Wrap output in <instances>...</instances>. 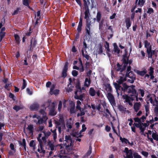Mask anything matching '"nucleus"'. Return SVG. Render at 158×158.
Wrapping results in <instances>:
<instances>
[{
	"label": "nucleus",
	"mask_w": 158,
	"mask_h": 158,
	"mask_svg": "<svg viewBox=\"0 0 158 158\" xmlns=\"http://www.w3.org/2000/svg\"><path fill=\"white\" fill-rule=\"evenodd\" d=\"M77 91H76L75 92V95L74 96L75 98L77 99H79L81 101H82L83 100V98L84 97L83 95L82 94L80 95L79 96H78L77 95Z\"/></svg>",
	"instance_id": "25"
},
{
	"label": "nucleus",
	"mask_w": 158,
	"mask_h": 158,
	"mask_svg": "<svg viewBox=\"0 0 158 158\" xmlns=\"http://www.w3.org/2000/svg\"><path fill=\"white\" fill-rule=\"evenodd\" d=\"M120 139L122 143H124L126 144H127V143H128L129 142L127 139L125 138H123L121 137L120 138Z\"/></svg>",
	"instance_id": "45"
},
{
	"label": "nucleus",
	"mask_w": 158,
	"mask_h": 158,
	"mask_svg": "<svg viewBox=\"0 0 158 158\" xmlns=\"http://www.w3.org/2000/svg\"><path fill=\"white\" fill-rule=\"evenodd\" d=\"M87 28H86V30L88 33L89 32V30L90 29V20H89V21H88V22L87 23Z\"/></svg>",
	"instance_id": "48"
},
{
	"label": "nucleus",
	"mask_w": 158,
	"mask_h": 158,
	"mask_svg": "<svg viewBox=\"0 0 158 158\" xmlns=\"http://www.w3.org/2000/svg\"><path fill=\"white\" fill-rule=\"evenodd\" d=\"M152 137L154 139L158 141V133L153 132L152 134Z\"/></svg>",
	"instance_id": "36"
},
{
	"label": "nucleus",
	"mask_w": 158,
	"mask_h": 158,
	"mask_svg": "<svg viewBox=\"0 0 158 158\" xmlns=\"http://www.w3.org/2000/svg\"><path fill=\"white\" fill-rule=\"evenodd\" d=\"M142 123H134V125L137 127L140 128V129L142 131H143L144 130V128H142L141 127Z\"/></svg>",
	"instance_id": "38"
},
{
	"label": "nucleus",
	"mask_w": 158,
	"mask_h": 158,
	"mask_svg": "<svg viewBox=\"0 0 158 158\" xmlns=\"http://www.w3.org/2000/svg\"><path fill=\"white\" fill-rule=\"evenodd\" d=\"M82 129L80 131L79 133L78 132H76L74 134V136L77 137H81L82 135L81 134L82 132L85 131L86 129V127H85V124H83L82 126Z\"/></svg>",
	"instance_id": "13"
},
{
	"label": "nucleus",
	"mask_w": 158,
	"mask_h": 158,
	"mask_svg": "<svg viewBox=\"0 0 158 158\" xmlns=\"http://www.w3.org/2000/svg\"><path fill=\"white\" fill-rule=\"evenodd\" d=\"M136 73L138 74L141 76H143L147 73V71L146 69H144L143 71H140L139 70H136L135 72Z\"/></svg>",
	"instance_id": "24"
},
{
	"label": "nucleus",
	"mask_w": 158,
	"mask_h": 158,
	"mask_svg": "<svg viewBox=\"0 0 158 158\" xmlns=\"http://www.w3.org/2000/svg\"><path fill=\"white\" fill-rule=\"evenodd\" d=\"M42 134L40 133L39 134L37 138V139L39 142V144H42V143H45V142H44L43 141V140H42L41 138L42 137Z\"/></svg>",
	"instance_id": "28"
},
{
	"label": "nucleus",
	"mask_w": 158,
	"mask_h": 158,
	"mask_svg": "<svg viewBox=\"0 0 158 158\" xmlns=\"http://www.w3.org/2000/svg\"><path fill=\"white\" fill-rule=\"evenodd\" d=\"M106 90V91L107 93H110L112 92V89L111 87L109 84H107L105 85Z\"/></svg>",
	"instance_id": "30"
},
{
	"label": "nucleus",
	"mask_w": 158,
	"mask_h": 158,
	"mask_svg": "<svg viewBox=\"0 0 158 158\" xmlns=\"http://www.w3.org/2000/svg\"><path fill=\"white\" fill-rule=\"evenodd\" d=\"M150 32H149L148 30H147L146 31V37L147 38L149 37H151L152 35V34H151Z\"/></svg>",
	"instance_id": "61"
},
{
	"label": "nucleus",
	"mask_w": 158,
	"mask_h": 158,
	"mask_svg": "<svg viewBox=\"0 0 158 158\" xmlns=\"http://www.w3.org/2000/svg\"><path fill=\"white\" fill-rule=\"evenodd\" d=\"M65 141L67 143H69V145L68 144L67 145V147H69V146H71L72 145V141L71 138V137L69 135H66L65 136Z\"/></svg>",
	"instance_id": "17"
},
{
	"label": "nucleus",
	"mask_w": 158,
	"mask_h": 158,
	"mask_svg": "<svg viewBox=\"0 0 158 158\" xmlns=\"http://www.w3.org/2000/svg\"><path fill=\"white\" fill-rule=\"evenodd\" d=\"M5 32H0V41H1L4 37L5 35Z\"/></svg>",
	"instance_id": "52"
},
{
	"label": "nucleus",
	"mask_w": 158,
	"mask_h": 158,
	"mask_svg": "<svg viewBox=\"0 0 158 158\" xmlns=\"http://www.w3.org/2000/svg\"><path fill=\"white\" fill-rule=\"evenodd\" d=\"M134 120L136 122H137L138 123H141V119L139 118H134Z\"/></svg>",
	"instance_id": "59"
},
{
	"label": "nucleus",
	"mask_w": 158,
	"mask_h": 158,
	"mask_svg": "<svg viewBox=\"0 0 158 158\" xmlns=\"http://www.w3.org/2000/svg\"><path fill=\"white\" fill-rule=\"evenodd\" d=\"M145 47L147 48V52L148 54L149 58H152V56L154 53L155 51L153 50L152 51L151 50V45L150 43L147 41H145L144 43Z\"/></svg>",
	"instance_id": "6"
},
{
	"label": "nucleus",
	"mask_w": 158,
	"mask_h": 158,
	"mask_svg": "<svg viewBox=\"0 0 158 158\" xmlns=\"http://www.w3.org/2000/svg\"><path fill=\"white\" fill-rule=\"evenodd\" d=\"M14 36L16 42L17 44H19L20 41L19 36L17 34H15L14 35Z\"/></svg>",
	"instance_id": "44"
},
{
	"label": "nucleus",
	"mask_w": 158,
	"mask_h": 158,
	"mask_svg": "<svg viewBox=\"0 0 158 158\" xmlns=\"http://www.w3.org/2000/svg\"><path fill=\"white\" fill-rule=\"evenodd\" d=\"M53 105H54L55 104L53 102L52 103ZM54 106H53V107L50 110L49 112V114L52 116H54L56 115V111H55L54 109Z\"/></svg>",
	"instance_id": "27"
},
{
	"label": "nucleus",
	"mask_w": 158,
	"mask_h": 158,
	"mask_svg": "<svg viewBox=\"0 0 158 158\" xmlns=\"http://www.w3.org/2000/svg\"><path fill=\"white\" fill-rule=\"evenodd\" d=\"M44 143H42L41 145V144H39L40 145V148H39L38 149V151L40 153L42 154V156L45 153V150L44 149L43 146L44 144Z\"/></svg>",
	"instance_id": "20"
},
{
	"label": "nucleus",
	"mask_w": 158,
	"mask_h": 158,
	"mask_svg": "<svg viewBox=\"0 0 158 158\" xmlns=\"http://www.w3.org/2000/svg\"><path fill=\"white\" fill-rule=\"evenodd\" d=\"M106 97L111 105L113 106L116 105L115 101L113 95L110 93L106 94Z\"/></svg>",
	"instance_id": "9"
},
{
	"label": "nucleus",
	"mask_w": 158,
	"mask_h": 158,
	"mask_svg": "<svg viewBox=\"0 0 158 158\" xmlns=\"http://www.w3.org/2000/svg\"><path fill=\"white\" fill-rule=\"evenodd\" d=\"M39 107V105L36 102H34L30 106V108L31 110H35Z\"/></svg>",
	"instance_id": "19"
},
{
	"label": "nucleus",
	"mask_w": 158,
	"mask_h": 158,
	"mask_svg": "<svg viewBox=\"0 0 158 158\" xmlns=\"http://www.w3.org/2000/svg\"><path fill=\"white\" fill-rule=\"evenodd\" d=\"M126 77L129 78L127 80V81L131 83H133L135 80V75L132 71H130L128 73L126 74Z\"/></svg>",
	"instance_id": "8"
},
{
	"label": "nucleus",
	"mask_w": 158,
	"mask_h": 158,
	"mask_svg": "<svg viewBox=\"0 0 158 158\" xmlns=\"http://www.w3.org/2000/svg\"><path fill=\"white\" fill-rule=\"evenodd\" d=\"M126 27L127 29H128L129 27L131 26V23L129 19L127 18L126 19L125 21Z\"/></svg>",
	"instance_id": "37"
},
{
	"label": "nucleus",
	"mask_w": 158,
	"mask_h": 158,
	"mask_svg": "<svg viewBox=\"0 0 158 158\" xmlns=\"http://www.w3.org/2000/svg\"><path fill=\"white\" fill-rule=\"evenodd\" d=\"M135 86L132 85L130 86H128L125 83L123 84V87L122 88V90L123 91H127L129 93L131 94V97L128 96L126 95L123 96V98L125 99V102H127L129 105H132L131 101L136 99V101H138L139 100L141 101L143 99L141 98H138V94L136 93V91L135 89Z\"/></svg>",
	"instance_id": "1"
},
{
	"label": "nucleus",
	"mask_w": 158,
	"mask_h": 158,
	"mask_svg": "<svg viewBox=\"0 0 158 158\" xmlns=\"http://www.w3.org/2000/svg\"><path fill=\"white\" fill-rule=\"evenodd\" d=\"M145 2L144 0H136L135 4L136 5H138L140 7H142L143 5Z\"/></svg>",
	"instance_id": "22"
},
{
	"label": "nucleus",
	"mask_w": 158,
	"mask_h": 158,
	"mask_svg": "<svg viewBox=\"0 0 158 158\" xmlns=\"http://www.w3.org/2000/svg\"><path fill=\"white\" fill-rule=\"evenodd\" d=\"M51 131L52 133V135L53 136L54 142H56L57 139V135L56 132V130L55 129L53 131L51 130Z\"/></svg>",
	"instance_id": "40"
},
{
	"label": "nucleus",
	"mask_w": 158,
	"mask_h": 158,
	"mask_svg": "<svg viewBox=\"0 0 158 158\" xmlns=\"http://www.w3.org/2000/svg\"><path fill=\"white\" fill-rule=\"evenodd\" d=\"M33 129V125H28V127L24 129V131L25 132L26 131L28 132V133L32 134Z\"/></svg>",
	"instance_id": "18"
},
{
	"label": "nucleus",
	"mask_w": 158,
	"mask_h": 158,
	"mask_svg": "<svg viewBox=\"0 0 158 158\" xmlns=\"http://www.w3.org/2000/svg\"><path fill=\"white\" fill-rule=\"evenodd\" d=\"M77 105L76 106V108L78 109H80L81 107V102L79 101H77Z\"/></svg>",
	"instance_id": "51"
},
{
	"label": "nucleus",
	"mask_w": 158,
	"mask_h": 158,
	"mask_svg": "<svg viewBox=\"0 0 158 158\" xmlns=\"http://www.w3.org/2000/svg\"><path fill=\"white\" fill-rule=\"evenodd\" d=\"M105 26L104 21L103 20H102L99 23V28L100 29H102Z\"/></svg>",
	"instance_id": "43"
},
{
	"label": "nucleus",
	"mask_w": 158,
	"mask_h": 158,
	"mask_svg": "<svg viewBox=\"0 0 158 158\" xmlns=\"http://www.w3.org/2000/svg\"><path fill=\"white\" fill-rule=\"evenodd\" d=\"M149 75L153 74L154 73V68L151 67H150L149 70Z\"/></svg>",
	"instance_id": "53"
},
{
	"label": "nucleus",
	"mask_w": 158,
	"mask_h": 158,
	"mask_svg": "<svg viewBox=\"0 0 158 158\" xmlns=\"http://www.w3.org/2000/svg\"><path fill=\"white\" fill-rule=\"evenodd\" d=\"M124 152L126 153V156H124V158H133V155L131 150H128V149L126 148L123 151Z\"/></svg>",
	"instance_id": "12"
},
{
	"label": "nucleus",
	"mask_w": 158,
	"mask_h": 158,
	"mask_svg": "<svg viewBox=\"0 0 158 158\" xmlns=\"http://www.w3.org/2000/svg\"><path fill=\"white\" fill-rule=\"evenodd\" d=\"M10 148L12 150V152H10L9 153L10 155H12L15 153V146L13 144L11 143L10 145Z\"/></svg>",
	"instance_id": "33"
},
{
	"label": "nucleus",
	"mask_w": 158,
	"mask_h": 158,
	"mask_svg": "<svg viewBox=\"0 0 158 158\" xmlns=\"http://www.w3.org/2000/svg\"><path fill=\"white\" fill-rule=\"evenodd\" d=\"M101 18V15L100 12H98L96 18H94V19L96 20L98 22L100 21Z\"/></svg>",
	"instance_id": "32"
},
{
	"label": "nucleus",
	"mask_w": 158,
	"mask_h": 158,
	"mask_svg": "<svg viewBox=\"0 0 158 158\" xmlns=\"http://www.w3.org/2000/svg\"><path fill=\"white\" fill-rule=\"evenodd\" d=\"M62 102L61 101H60L59 102V103L58 106V110L59 111H60L61 110L62 108Z\"/></svg>",
	"instance_id": "55"
},
{
	"label": "nucleus",
	"mask_w": 158,
	"mask_h": 158,
	"mask_svg": "<svg viewBox=\"0 0 158 158\" xmlns=\"http://www.w3.org/2000/svg\"><path fill=\"white\" fill-rule=\"evenodd\" d=\"M82 55L83 57H85L86 59L87 60H88L89 59V55H88V53L87 52L85 51V52L84 53V52L83 50H82Z\"/></svg>",
	"instance_id": "42"
},
{
	"label": "nucleus",
	"mask_w": 158,
	"mask_h": 158,
	"mask_svg": "<svg viewBox=\"0 0 158 158\" xmlns=\"http://www.w3.org/2000/svg\"><path fill=\"white\" fill-rule=\"evenodd\" d=\"M68 62H66L64 66L62 73V76L64 77H65L67 75L66 72L68 70Z\"/></svg>",
	"instance_id": "16"
},
{
	"label": "nucleus",
	"mask_w": 158,
	"mask_h": 158,
	"mask_svg": "<svg viewBox=\"0 0 158 158\" xmlns=\"http://www.w3.org/2000/svg\"><path fill=\"white\" fill-rule=\"evenodd\" d=\"M104 46L106 51V53L108 54V56L109 57L110 55L109 53V52H110V50L109 48V43L106 42V44Z\"/></svg>",
	"instance_id": "29"
},
{
	"label": "nucleus",
	"mask_w": 158,
	"mask_h": 158,
	"mask_svg": "<svg viewBox=\"0 0 158 158\" xmlns=\"http://www.w3.org/2000/svg\"><path fill=\"white\" fill-rule=\"evenodd\" d=\"M154 111L155 113L156 114H158V105H156L154 108Z\"/></svg>",
	"instance_id": "64"
},
{
	"label": "nucleus",
	"mask_w": 158,
	"mask_h": 158,
	"mask_svg": "<svg viewBox=\"0 0 158 158\" xmlns=\"http://www.w3.org/2000/svg\"><path fill=\"white\" fill-rule=\"evenodd\" d=\"M29 145L30 146L33 147V148L34 149L35 145V141L34 140H31L30 142Z\"/></svg>",
	"instance_id": "47"
},
{
	"label": "nucleus",
	"mask_w": 158,
	"mask_h": 158,
	"mask_svg": "<svg viewBox=\"0 0 158 158\" xmlns=\"http://www.w3.org/2000/svg\"><path fill=\"white\" fill-rule=\"evenodd\" d=\"M55 142H53L52 143L51 141H49L48 143V145L49 146L51 150H53L55 149L56 147L54 146L53 143H54Z\"/></svg>",
	"instance_id": "34"
},
{
	"label": "nucleus",
	"mask_w": 158,
	"mask_h": 158,
	"mask_svg": "<svg viewBox=\"0 0 158 158\" xmlns=\"http://www.w3.org/2000/svg\"><path fill=\"white\" fill-rule=\"evenodd\" d=\"M40 112L43 115L42 118H41L40 116L36 114H34L32 116V118H34V122L37 125L46 123V121L48 118L46 116V113L44 110H41L40 111Z\"/></svg>",
	"instance_id": "2"
},
{
	"label": "nucleus",
	"mask_w": 158,
	"mask_h": 158,
	"mask_svg": "<svg viewBox=\"0 0 158 158\" xmlns=\"http://www.w3.org/2000/svg\"><path fill=\"white\" fill-rule=\"evenodd\" d=\"M154 12L152 8H149L147 11V13L150 14L153 13Z\"/></svg>",
	"instance_id": "58"
},
{
	"label": "nucleus",
	"mask_w": 158,
	"mask_h": 158,
	"mask_svg": "<svg viewBox=\"0 0 158 158\" xmlns=\"http://www.w3.org/2000/svg\"><path fill=\"white\" fill-rule=\"evenodd\" d=\"M89 93L91 96H94L95 95L96 91L93 88L91 87L89 89Z\"/></svg>",
	"instance_id": "26"
},
{
	"label": "nucleus",
	"mask_w": 158,
	"mask_h": 158,
	"mask_svg": "<svg viewBox=\"0 0 158 158\" xmlns=\"http://www.w3.org/2000/svg\"><path fill=\"white\" fill-rule=\"evenodd\" d=\"M145 110L146 112V115H147L149 113L148 111H149V106L148 105H145Z\"/></svg>",
	"instance_id": "60"
},
{
	"label": "nucleus",
	"mask_w": 158,
	"mask_h": 158,
	"mask_svg": "<svg viewBox=\"0 0 158 158\" xmlns=\"http://www.w3.org/2000/svg\"><path fill=\"white\" fill-rule=\"evenodd\" d=\"M54 85H52L51 86L50 93L51 94H54L56 95L59 94V90L58 89H54Z\"/></svg>",
	"instance_id": "15"
},
{
	"label": "nucleus",
	"mask_w": 158,
	"mask_h": 158,
	"mask_svg": "<svg viewBox=\"0 0 158 158\" xmlns=\"http://www.w3.org/2000/svg\"><path fill=\"white\" fill-rule=\"evenodd\" d=\"M91 83L90 79L89 78H86L85 79L84 85L85 86L88 87L89 86Z\"/></svg>",
	"instance_id": "31"
},
{
	"label": "nucleus",
	"mask_w": 158,
	"mask_h": 158,
	"mask_svg": "<svg viewBox=\"0 0 158 158\" xmlns=\"http://www.w3.org/2000/svg\"><path fill=\"white\" fill-rule=\"evenodd\" d=\"M63 102L64 108L66 107L67 105L69 104V105L68 107V109L70 113L73 114L75 112V104L74 102L70 100H64Z\"/></svg>",
	"instance_id": "3"
},
{
	"label": "nucleus",
	"mask_w": 158,
	"mask_h": 158,
	"mask_svg": "<svg viewBox=\"0 0 158 158\" xmlns=\"http://www.w3.org/2000/svg\"><path fill=\"white\" fill-rule=\"evenodd\" d=\"M29 0H23V5L26 6H28L29 4Z\"/></svg>",
	"instance_id": "56"
},
{
	"label": "nucleus",
	"mask_w": 158,
	"mask_h": 158,
	"mask_svg": "<svg viewBox=\"0 0 158 158\" xmlns=\"http://www.w3.org/2000/svg\"><path fill=\"white\" fill-rule=\"evenodd\" d=\"M72 75L74 76H76L78 74V72H77L76 70H73L72 71Z\"/></svg>",
	"instance_id": "63"
},
{
	"label": "nucleus",
	"mask_w": 158,
	"mask_h": 158,
	"mask_svg": "<svg viewBox=\"0 0 158 158\" xmlns=\"http://www.w3.org/2000/svg\"><path fill=\"white\" fill-rule=\"evenodd\" d=\"M140 106L141 104L140 102H136L134 104V109L136 112H137L139 110Z\"/></svg>",
	"instance_id": "23"
},
{
	"label": "nucleus",
	"mask_w": 158,
	"mask_h": 158,
	"mask_svg": "<svg viewBox=\"0 0 158 158\" xmlns=\"http://www.w3.org/2000/svg\"><path fill=\"white\" fill-rule=\"evenodd\" d=\"M44 135V136H43L41 139L44 142H46V139L51 134V133L49 131H44L42 132Z\"/></svg>",
	"instance_id": "14"
},
{
	"label": "nucleus",
	"mask_w": 158,
	"mask_h": 158,
	"mask_svg": "<svg viewBox=\"0 0 158 158\" xmlns=\"http://www.w3.org/2000/svg\"><path fill=\"white\" fill-rule=\"evenodd\" d=\"M23 84L22 87V89H24L26 87V85H27V84L26 83V81H25V80L23 79Z\"/></svg>",
	"instance_id": "62"
},
{
	"label": "nucleus",
	"mask_w": 158,
	"mask_h": 158,
	"mask_svg": "<svg viewBox=\"0 0 158 158\" xmlns=\"http://www.w3.org/2000/svg\"><path fill=\"white\" fill-rule=\"evenodd\" d=\"M120 79L118 80V84L116 83H114V86L116 90V92L118 96V97L119 96V93H118V90L120 89V87L119 86V84H121L123 81H125L126 80V79L125 77L123 76L120 77Z\"/></svg>",
	"instance_id": "7"
},
{
	"label": "nucleus",
	"mask_w": 158,
	"mask_h": 158,
	"mask_svg": "<svg viewBox=\"0 0 158 158\" xmlns=\"http://www.w3.org/2000/svg\"><path fill=\"white\" fill-rule=\"evenodd\" d=\"M156 96L155 95H149L146 97V100L147 103H149L150 102L153 105H154V101H156Z\"/></svg>",
	"instance_id": "10"
},
{
	"label": "nucleus",
	"mask_w": 158,
	"mask_h": 158,
	"mask_svg": "<svg viewBox=\"0 0 158 158\" xmlns=\"http://www.w3.org/2000/svg\"><path fill=\"white\" fill-rule=\"evenodd\" d=\"M114 46V51L115 52L119 54V50L117 45L115 43L113 44Z\"/></svg>",
	"instance_id": "39"
},
{
	"label": "nucleus",
	"mask_w": 158,
	"mask_h": 158,
	"mask_svg": "<svg viewBox=\"0 0 158 158\" xmlns=\"http://www.w3.org/2000/svg\"><path fill=\"white\" fill-rule=\"evenodd\" d=\"M58 127V129L59 132L61 133L62 131L65 129V126L64 123V120L62 117H60L59 120V122L56 123Z\"/></svg>",
	"instance_id": "5"
},
{
	"label": "nucleus",
	"mask_w": 158,
	"mask_h": 158,
	"mask_svg": "<svg viewBox=\"0 0 158 158\" xmlns=\"http://www.w3.org/2000/svg\"><path fill=\"white\" fill-rule=\"evenodd\" d=\"M91 150H92L91 147L90 146L89 147V149L88 152L86 153V155L87 156H88L89 155L91 154Z\"/></svg>",
	"instance_id": "57"
},
{
	"label": "nucleus",
	"mask_w": 158,
	"mask_h": 158,
	"mask_svg": "<svg viewBox=\"0 0 158 158\" xmlns=\"http://www.w3.org/2000/svg\"><path fill=\"white\" fill-rule=\"evenodd\" d=\"M133 156L134 158H141V157L137 152L134 153Z\"/></svg>",
	"instance_id": "54"
},
{
	"label": "nucleus",
	"mask_w": 158,
	"mask_h": 158,
	"mask_svg": "<svg viewBox=\"0 0 158 158\" xmlns=\"http://www.w3.org/2000/svg\"><path fill=\"white\" fill-rule=\"evenodd\" d=\"M73 124V121L72 118H70L68 120L67 122L66 127L68 129L72 128V125Z\"/></svg>",
	"instance_id": "21"
},
{
	"label": "nucleus",
	"mask_w": 158,
	"mask_h": 158,
	"mask_svg": "<svg viewBox=\"0 0 158 158\" xmlns=\"http://www.w3.org/2000/svg\"><path fill=\"white\" fill-rule=\"evenodd\" d=\"M86 106H85L84 108H81V107L80 108V109H78L81 112V115H84L85 114V112L84 111V109L86 108Z\"/></svg>",
	"instance_id": "49"
},
{
	"label": "nucleus",
	"mask_w": 158,
	"mask_h": 158,
	"mask_svg": "<svg viewBox=\"0 0 158 158\" xmlns=\"http://www.w3.org/2000/svg\"><path fill=\"white\" fill-rule=\"evenodd\" d=\"M84 2V5L86 8H87L85 10V12L84 18L86 20V22L88 23L90 20L89 17L90 14L89 13V10L88 8V6L89 4V0H83Z\"/></svg>",
	"instance_id": "4"
},
{
	"label": "nucleus",
	"mask_w": 158,
	"mask_h": 158,
	"mask_svg": "<svg viewBox=\"0 0 158 158\" xmlns=\"http://www.w3.org/2000/svg\"><path fill=\"white\" fill-rule=\"evenodd\" d=\"M36 44V42L35 40V39H32L31 42V46L33 47L35 46Z\"/></svg>",
	"instance_id": "50"
},
{
	"label": "nucleus",
	"mask_w": 158,
	"mask_h": 158,
	"mask_svg": "<svg viewBox=\"0 0 158 158\" xmlns=\"http://www.w3.org/2000/svg\"><path fill=\"white\" fill-rule=\"evenodd\" d=\"M158 121V118H157V117H155L154 118V120L153 119H152L150 120V121H147V123H148V125H149V123H150L151 124H152V123H153L154 121Z\"/></svg>",
	"instance_id": "46"
},
{
	"label": "nucleus",
	"mask_w": 158,
	"mask_h": 158,
	"mask_svg": "<svg viewBox=\"0 0 158 158\" xmlns=\"http://www.w3.org/2000/svg\"><path fill=\"white\" fill-rule=\"evenodd\" d=\"M79 60L80 65L79 66V70L80 72H82L84 71V69L83 67L82 62L81 59H80Z\"/></svg>",
	"instance_id": "41"
},
{
	"label": "nucleus",
	"mask_w": 158,
	"mask_h": 158,
	"mask_svg": "<svg viewBox=\"0 0 158 158\" xmlns=\"http://www.w3.org/2000/svg\"><path fill=\"white\" fill-rule=\"evenodd\" d=\"M124 64V68L122 67V66L120 65L118 63L116 65V69L117 71H120L122 72L123 70L125 69V67L127 64V62L126 61V60H123Z\"/></svg>",
	"instance_id": "11"
},
{
	"label": "nucleus",
	"mask_w": 158,
	"mask_h": 158,
	"mask_svg": "<svg viewBox=\"0 0 158 158\" xmlns=\"http://www.w3.org/2000/svg\"><path fill=\"white\" fill-rule=\"evenodd\" d=\"M40 11H38L37 12L36 14L35 15V18L36 19V21L35 22V24H37L38 23V21L39 19L40 18Z\"/></svg>",
	"instance_id": "35"
}]
</instances>
